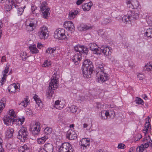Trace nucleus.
Segmentation results:
<instances>
[{
  "label": "nucleus",
  "mask_w": 152,
  "mask_h": 152,
  "mask_svg": "<svg viewBox=\"0 0 152 152\" xmlns=\"http://www.w3.org/2000/svg\"><path fill=\"white\" fill-rule=\"evenodd\" d=\"M93 65L92 62L89 59L84 60L82 67V71L83 76L86 78L91 77L93 71Z\"/></svg>",
  "instance_id": "obj_1"
},
{
  "label": "nucleus",
  "mask_w": 152,
  "mask_h": 152,
  "mask_svg": "<svg viewBox=\"0 0 152 152\" xmlns=\"http://www.w3.org/2000/svg\"><path fill=\"white\" fill-rule=\"evenodd\" d=\"M55 38L61 40H67L69 38V36L64 29L59 28L56 29L54 32Z\"/></svg>",
  "instance_id": "obj_2"
},
{
  "label": "nucleus",
  "mask_w": 152,
  "mask_h": 152,
  "mask_svg": "<svg viewBox=\"0 0 152 152\" xmlns=\"http://www.w3.org/2000/svg\"><path fill=\"white\" fill-rule=\"evenodd\" d=\"M139 17V13L138 12L133 10L128 12V13L124 16L122 20L124 22H127L130 21L133 22L137 19Z\"/></svg>",
  "instance_id": "obj_3"
},
{
  "label": "nucleus",
  "mask_w": 152,
  "mask_h": 152,
  "mask_svg": "<svg viewBox=\"0 0 152 152\" xmlns=\"http://www.w3.org/2000/svg\"><path fill=\"white\" fill-rule=\"evenodd\" d=\"M103 70V66L102 64H99L96 69L98 81L99 83L104 82L108 80L107 75L104 72Z\"/></svg>",
  "instance_id": "obj_4"
},
{
  "label": "nucleus",
  "mask_w": 152,
  "mask_h": 152,
  "mask_svg": "<svg viewBox=\"0 0 152 152\" xmlns=\"http://www.w3.org/2000/svg\"><path fill=\"white\" fill-rule=\"evenodd\" d=\"M58 80L57 75L54 74L49 84L48 92H49V95L54 94V91L58 87Z\"/></svg>",
  "instance_id": "obj_5"
},
{
  "label": "nucleus",
  "mask_w": 152,
  "mask_h": 152,
  "mask_svg": "<svg viewBox=\"0 0 152 152\" xmlns=\"http://www.w3.org/2000/svg\"><path fill=\"white\" fill-rule=\"evenodd\" d=\"M37 21L35 19L27 20L25 23L26 30L28 31H34L37 26Z\"/></svg>",
  "instance_id": "obj_6"
},
{
  "label": "nucleus",
  "mask_w": 152,
  "mask_h": 152,
  "mask_svg": "<svg viewBox=\"0 0 152 152\" xmlns=\"http://www.w3.org/2000/svg\"><path fill=\"white\" fill-rule=\"evenodd\" d=\"M47 5V2L44 1L41 4L40 7V10L42 12V15L45 18H47L50 14V9Z\"/></svg>",
  "instance_id": "obj_7"
},
{
  "label": "nucleus",
  "mask_w": 152,
  "mask_h": 152,
  "mask_svg": "<svg viewBox=\"0 0 152 152\" xmlns=\"http://www.w3.org/2000/svg\"><path fill=\"white\" fill-rule=\"evenodd\" d=\"M38 34V36L41 39H47L49 36L47 27L44 26L40 27Z\"/></svg>",
  "instance_id": "obj_8"
},
{
  "label": "nucleus",
  "mask_w": 152,
  "mask_h": 152,
  "mask_svg": "<svg viewBox=\"0 0 152 152\" xmlns=\"http://www.w3.org/2000/svg\"><path fill=\"white\" fill-rule=\"evenodd\" d=\"M28 135V133L27 132L26 129L23 127L19 130L17 138L22 142H24L26 139Z\"/></svg>",
  "instance_id": "obj_9"
},
{
  "label": "nucleus",
  "mask_w": 152,
  "mask_h": 152,
  "mask_svg": "<svg viewBox=\"0 0 152 152\" xmlns=\"http://www.w3.org/2000/svg\"><path fill=\"white\" fill-rule=\"evenodd\" d=\"M73 149L69 143H64L60 146L59 149V152H73Z\"/></svg>",
  "instance_id": "obj_10"
},
{
  "label": "nucleus",
  "mask_w": 152,
  "mask_h": 152,
  "mask_svg": "<svg viewBox=\"0 0 152 152\" xmlns=\"http://www.w3.org/2000/svg\"><path fill=\"white\" fill-rule=\"evenodd\" d=\"M128 7L132 9H140L141 6L137 0H128L126 2Z\"/></svg>",
  "instance_id": "obj_11"
},
{
  "label": "nucleus",
  "mask_w": 152,
  "mask_h": 152,
  "mask_svg": "<svg viewBox=\"0 0 152 152\" xmlns=\"http://www.w3.org/2000/svg\"><path fill=\"white\" fill-rule=\"evenodd\" d=\"M89 48L90 50L93 52L94 54H96L97 55H101L100 48L95 43H91L89 44Z\"/></svg>",
  "instance_id": "obj_12"
},
{
  "label": "nucleus",
  "mask_w": 152,
  "mask_h": 152,
  "mask_svg": "<svg viewBox=\"0 0 152 152\" xmlns=\"http://www.w3.org/2000/svg\"><path fill=\"white\" fill-rule=\"evenodd\" d=\"M45 53L46 54L49 55L50 56H51V57H54V58L58 55V51L55 47L48 48L46 49Z\"/></svg>",
  "instance_id": "obj_13"
},
{
  "label": "nucleus",
  "mask_w": 152,
  "mask_h": 152,
  "mask_svg": "<svg viewBox=\"0 0 152 152\" xmlns=\"http://www.w3.org/2000/svg\"><path fill=\"white\" fill-rule=\"evenodd\" d=\"M63 26L66 30L71 31V33L74 32L75 30L74 24L71 21H65L63 24Z\"/></svg>",
  "instance_id": "obj_14"
},
{
  "label": "nucleus",
  "mask_w": 152,
  "mask_h": 152,
  "mask_svg": "<svg viewBox=\"0 0 152 152\" xmlns=\"http://www.w3.org/2000/svg\"><path fill=\"white\" fill-rule=\"evenodd\" d=\"M111 48L110 47L105 46H102L100 49L101 53L103 54L104 56L107 57H109L111 55Z\"/></svg>",
  "instance_id": "obj_15"
},
{
  "label": "nucleus",
  "mask_w": 152,
  "mask_h": 152,
  "mask_svg": "<svg viewBox=\"0 0 152 152\" xmlns=\"http://www.w3.org/2000/svg\"><path fill=\"white\" fill-rule=\"evenodd\" d=\"M75 50L77 52H78L79 53L81 54V53H84L86 54L88 53V49L84 46L81 45H77L74 47Z\"/></svg>",
  "instance_id": "obj_16"
},
{
  "label": "nucleus",
  "mask_w": 152,
  "mask_h": 152,
  "mask_svg": "<svg viewBox=\"0 0 152 152\" xmlns=\"http://www.w3.org/2000/svg\"><path fill=\"white\" fill-rule=\"evenodd\" d=\"M40 124L38 122H36L34 124L31 126V129L33 134H37L40 131Z\"/></svg>",
  "instance_id": "obj_17"
},
{
  "label": "nucleus",
  "mask_w": 152,
  "mask_h": 152,
  "mask_svg": "<svg viewBox=\"0 0 152 152\" xmlns=\"http://www.w3.org/2000/svg\"><path fill=\"white\" fill-rule=\"evenodd\" d=\"M19 87L16 84L13 83L10 85L8 87V90L11 93H15L16 92H19Z\"/></svg>",
  "instance_id": "obj_18"
},
{
  "label": "nucleus",
  "mask_w": 152,
  "mask_h": 152,
  "mask_svg": "<svg viewBox=\"0 0 152 152\" xmlns=\"http://www.w3.org/2000/svg\"><path fill=\"white\" fill-rule=\"evenodd\" d=\"M9 70V67L7 66L5 67L4 70L2 71V75H3V77H2V79L1 80V81L0 82V83H1V85H2L5 82L7 77V74L8 73Z\"/></svg>",
  "instance_id": "obj_19"
},
{
  "label": "nucleus",
  "mask_w": 152,
  "mask_h": 152,
  "mask_svg": "<svg viewBox=\"0 0 152 152\" xmlns=\"http://www.w3.org/2000/svg\"><path fill=\"white\" fill-rule=\"evenodd\" d=\"M82 58V56L80 53L76 54L72 58V60L76 65H78Z\"/></svg>",
  "instance_id": "obj_20"
},
{
  "label": "nucleus",
  "mask_w": 152,
  "mask_h": 152,
  "mask_svg": "<svg viewBox=\"0 0 152 152\" xmlns=\"http://www.w3.org/2000/svg\"><path fill=\"white\" fill-rule=\"evenodd\" d=\"M67 138L69 140H74L77 137V134L72 130H69L66 134Z\"/></svg>",
  "instance_id": "obj_21"
},
{
  "label": "nucleus",
  "mask_w": 152,
  "mask_h": 152,
  "mask_svg": "<svg viewBox=\"0 0 152 152\" xmlns=\"http://www.w3.org/2000/svg\"><path fill=\"white\" fill-rule=\"evenodd\" d=\"M78 13L77 10H73L70 11L68 14V17L70 20H73L75 18Z\"/></svg>",
  "instance_id": "obj_22"
},
{
  "label": "nucleus",
  "mask_w": 152,
  "mask_h": 152,
  "mask_svg": "<svg viewBox=\"0 0 152 152\" xmlns=\"http://www.w3.org/2000/svg\"><path fill=\"white\" fill-rule=\"evenodd\" d=\"M90 143V141L89 139L83 138L80 141V145L84 147H86L87 146H89Z\"/></svg>",
  "instance_id": "obj_23"
},
{
  "label": "nucleus",
  "mask_w": 152,
  "mask_h": 152,
  "mask_svg": "<svg viewBox=\"0 0 152 152\" xmlns=\"http://www.w3.org/2000/svg\"><path fill=\"white\" fill-rule=\"evenodd\" d=\"M43 149L46 152H53V147L52 144L48 143L44 145Z\"/></svg>",
  "instance_id": "obj_24"
},
{
  "label": "nucleus",
  "mask_w": 152,
  "mask_h": 152,
  "mask_svg": "<svg viewBox=\"0 0 152 152\" xmlns=\"http://www.w3.org/2000/svg\"><path fill=\"white\" fill-rule=\"evenodd\" d=\"M150 140L152 142V141L150 139L149 136L145 137L142 140V141L145 142L143 145L145 148H147L149 145V144L151 143Z\"/></svg>",
  "instance_id": "obj_25"
},
{
  "label": "nucleus",
  "mask_w": 152,
  "mask_h": 152,
  "mask_svg": "<svg viewBox=\"0 0 152 152\" xmlns=\"http://www.w3.org/2000/svg\"><path fill=\"white\" fill-rule=\"evenodd\" d=\"M64 104L61 101L57 100L55 101L54 107L56 109L60 110L64 107Z\"/></svg>",
  "instance_id": "obj_26"
},
{
  "label": "nucleus",
  "mask_w": 152,
  "mask_h": 152,
  "mask_svg": "<svg viewBox=\"0 0 152 152\" xmlns=\"http://www.w3.org/2000/svg\"><path fill=\"white\" fill-rule=\"evenodd\" d=\"M29 48L32 54H37L39 53V51L36 48L35 44L30 46Z\"/></svg>",
  "instance_id": "obj_27"
},
{
  "label": "nucleus",
  "mask_w": 152,
  "mask_h": 152,
  "mask_svg": "<svg viewBox=\"0 0 152 152\" xmlns=\"http://www.w3.org/2000/svg\"><path fill=\"white\" fill-rule=\"evenodd\" d=\"M13 118H11L10 117L7 116H5L3 118V121L4 124H6L7 126L9 125L10 124L11 122H12L13 124Z\"/></svg>",
  "instance_id": "obj_28"
},
{
  "label": "nucleus",
  "mask_w": 152,
  "mask_h": 152,
  "mask_svg": "<svg viewBox=\"0 0 152 152\" xmlns=\"http://www.w3.org/2000/svg\"><path fill=\"white\" fill-rule=\"evenodd\" d=\"M14 129L12 128H8L6 132V136L7 138H10L13 136Z\"/></svg>",
  "instance_id": "obj_29"
},
{
  "label": "nucleus",
  "mask_w": 152,
  "mask_h": 152,
  "mask_svg": "<svg viewBox=\"0 0 152 152\" xmlns=\"http://www.w3.org/2000/svg\"><path fill=\"white\" fill-rule=\"evenodd\" d=\"M92 5V3L91 2L85 3L83 5L82 8L84 11H88L90 10Z\"/></svg>",
  "instance_id": "obj_30"
},
{
  "label": "nucleus",
  "mask_w": 152,
  "mask_h": 152,
  "mask_svg": "<svg viewBox=\"0 0 152 152\" xmlns=\"http://www.w3.org/2000/svg\"><path fill=\"white\" fill-rule=\"evenodd\" d=\"M34 99L36 104L38 105V107L41 108L43 107V104L42 101L40 99V98L38 96H34Z\"/></svg>",
  "instance_id": "obj_31"
},
{
  "label": "nucleus",
  "mask_w": 152,
  "mask_h": 152,
  "mask_svg": "<svg viewBox=\"0 0 152 152\" xmlns=\"http://www.w3.org/2000/svg\"><path fill=\"white\" fill-rule=\"evenodd\" d=\"M25 121V118L23 117L21 118H14L13 121V123H15V124L16 125H22Z\"/></svg>",
  "instance_id": "obj_32"
},
{
  "label": "nucleus",
  "mask_w": 152,
  "mask_h": 152,
  "mask_svg": "<svg viewBox=\"0 0 152 152\" xmlns=\"http://www.w3.org/2000/svg\"><path fill=\"white\" fill-rule=\"evenodd\" d=\"M144 69L148 71H152V61L147 63L144 67Z\"/></svg>",
  "instance_id": "obj_33"
},
{
  "label": "nucleus",
  "mask_w": 152,
  "mask_h": 152,
  "mask_svg": "<svg viewBox=\"0 0 152 152\" xmlns=\"http://www.w3.org/2000/svg\"><path fill=\"white\" fill-rule=\"evenodd\" d=\"M145 35L147 37L151 38L152 37V28H149L145 33Z\"/></svg>",
  "instance_id": "obj_34"
},
{
  "label": "nucleus",
  "mask_w": 152,
  "mask_h": 152,
  "mask_svg": "<svg viewBox=\"0 0 152 152\" xmlns=\"http://www.w3.org/2000/svg\"><path fill=\"white\" fill-rule=\"evenodd\" d=\"M48 138L47 136H45L41 138L37 139V142L39 144H43Z\"/></svg>",
  "instance_id": "obj_35"
},
{
  "label": "nucleus",
  "mask_w": 152,
  "mask_h": 152,
  "mask_svg": "<svg viewBox=\"0 0 152 152\" xmlns=\"http://www.w3.org/2000/svg\"><path fill=\"white\" fill-rule=\"evenodd\" d=\"M22 0H11L10 4L14 6L15 8L18 6Z\"/></svg>",
  "instance_id": "obj_36"
},
{
  "label": "nucleus",
  "mask_w": 152,
  "mask_h": 152,
  "mask_svg": "<svg viewBox=\"0 0 152 152\" xmlns=\"http://www.w3.org/2000/svg\"><path fill=\"white\" fill-rule=\"evenodd\" d=\"M28 96H26L24 100L20 104V105L23 106L24 107H26L29 102Z\"/></svg>",
  "instance_id": "obj_37"
},
{
  "label": "nucleus",
  "mask_w": 152,
  "mask_h": 152,
  "mask_svg": "<svg viewBox=\"0 0 152 152\" xmlns=\"http://www.w3.org/2000/svg\"><path fill=\"white\" fill-rule=\"evenodd\" d=\"M29 149L28 148L26 145H24L20 147L18 149L19 152H26Z\"/></svg>",
  "instance_id": "obj_38"
},
{
  "label": "nucleus",
  "mask_w": 152,
  "mask_h": 152,
  "mask_svg": "<svg viewBox=\"0 0 152 152\" xmlns=\"http://www.w3.org/2000/svg\"><path fill=\"white\" fill-rule=\"evenodd\" d=\"M8 116L11 118H13V119L16 118V113L13 110H11L9 111V115Z\"/></svg>",
  "instance_id": "obj_39"
},
{
  "label": "nucleus",
  "mask_w": 152,
  "mask_h": 152,
  "mask_svg": "<svg viewBox=\"0 0 152 152\" xmlns=\"http://www.w3.org/2000/svg\"><path fill=\"white\" fill-rule=\"evenodd\" d=\"M51 65V61L49 60H45L44 61L42 66L44 67H48L50 66Z\"/></svg>",
  "instance_id": "obj_40"
},
{
  "label": "nucleus",
  "mask_w": 152,
  "mask_h": 152,
  "mask_svg": "<svg viewBox=\"0 0 152 152\" xmlns=\"http://www.w3.org/2000/svg\"><path fill=\"white\" fill-rule=\"evenodd\" d=\"M150 125V123L149 122H146L145 124L144 129L143 130V132L145 134H146L148 131Z\"/></svg>",
  "instance_id": "obj_41"
},
{
  "label": "nucleus",
  "mask_w": 152,
  "mask_h": 152,
  "mask_svg": "<svg viewBox=\"0 0 152 152\" xmlns=\"http://www.w3.org/2000/svg\"><path fill=\"white\" fill-rule=\"evenodd\" d=\"M78 28L80 31H82L86 30L88 29L89 28L86 25H81L78 27Z\"/></svg>",
  "instance_id": "obj_42"
},
{
  "label": "nucleus",
  "mask_w": 152,
  "mask_h": 152,
  "mask_svg": "<svg viewBox=\"0 0 152 152\" xmlns=\"http://www.w3.org/2000/svg\"><path fill=\"white\" fill-rule=\"evenodd\" d=\"M52 131V128L47 127L44 130V132L46 134H50Z\"/></svg>",
  "instance_id": "obj_43"
},
{
  "label": "nucleus",
  "mask_w": 152,
  "mask_h": 152,
  "mask_svg": "<svg viewBox=\"0 0 152 152\" xmlns=\"http://www.w3.org/2000/svg\"><path fill=\"white\" fill-rule=\"evenodd\" d=\"M69 109L71 112L75 113L76 112L77 107L75 105H72L69 107Z\"/></svg>",
  "instance_id": "obj_44"
},
{
  "label": "nucleus",
  "mask_w": 152,
  "mask_h": 152,
  "mask_svg": "<svg viewBox=\"0 0 152 152\" xmlns=\"http://www.w3.org/2000/svg\"><path fill=\"white\" fill-rule=\"evenodd\" d=\"M100 115L102 119H105L107 118L106 115V111L104 110L102 111L100 113Z\"/></svg>",
  "instance_id": "obj_45"
},
{
  "label": "nucleus",
  "mask_w": 152,
  "mask_h": 152,
  "mask_svg": "<svg viewBox=\"0 0 152 152\" xmlns=\"http://www.w3.org/2000/svg\"><path fill=\"white\" fill-rule=\"evenodd\" d=\"M5 101L4 99H2L0 101V113L3 110L5 107L4 105V102Z\"/></svg>",
  "instance_id": "obj_46"
},
{
  "label": "nucleus",
  "mask_w": 152,
  "mask_h": 152,
  "mask_svg": "<svg viewBox=\"0 0 152 152\" xmlns=\"http://www.w3.org/2000/svg\"><path fill=\"white\" fill-rule=\"evenodd\" d=\"M135 102L136 104H138L143 105L144 104V102L142 99L138 97L136 98Z\"/></svg>",
  "instance_id": "obj_47"
},
{
  "label": "nucleus",
  "mask_w": 152,
  "mask_h": 152,
  "mask_svg": "<svg viewBox=\"0 0 152 152\" xmlns=\"http://www.w3.org/2000/svg\"><path fill=\"white\" fill-rule=\"evenodd\" d=\"M112 19L108 17L104 18L103 21V23L105 24H107L111 22Z\"/></svg>",
  "instance_id": "obj_48"
},
{
  "label": "nucleus",
  "mask_w": 152,
  "mask_h": 152,
  "mask_svg": "<svg viewBox=\"0 0 152 152\" xmlns=\"http://www.w3.org/2000/svg\"><path fill=\"white\" fill-rule=\"evenodd\" d=\"M20 56L22 57V60L23 61H25L26 58L28 57L27 53L24 52L21 53Z\"/></svg>",
  "instance_id": "obj_49"
},
{
  "label": "nucleus",
  "mask_w": 152,
  "mask_h": 152,
  "mask_svg": "<svg viewBox=\"0 0 152 152\" xmlns=\"http://www.w3.org/2000/svg\"><path fill=\"white\" fill-rule=\"evenodd\" d=\"M145 149L143 144H142L140 146L137 148L136 150L137 152H142Z\"/></svg>",
  "instance_id": "obj_50"
},
{
  "label": "nucleus",
  "mask_w": 152,
  "mask_h": 152,
  "mask_svg": "<svg viewBox=\"0 0 152 152\" xmlns=\"http://www.w3.org/2000/svg\"><path fill=\"white\" fill-rule=\"evenodd\" d=\"M24 10V7L18 8L17 10V12L18 15L20 16L22 15Z\"/></svg>",
  "instance_id": "obj_51"
},
{
  "label": "nucleus",
  "mask_w": 152,
  "mask_h": 152,
  "mask_svg": "<svg viewBox=\"0 0 152 152\" xmlns=\"http://www.w3.org/2000/svg\"><path fill=\"white\" fill-rule=\"evenodd\" d=\"M26 112L27 115L31 116L33 115L32 111L29 109H27L26 110Z\"/></svg>",
  "instance_id": "obj_52"
},
{
  "label": "nucleus",
  "mask_w": 152,
  "mask_h": 152,
  "mask_svg": "<svg viewBox=\"0 0 152 152\" xmlns=\"http://www.w3.org/2000/svg\"><path fill=\"white\" fill-rule=\"evenodd\" d=\"M10 4L9 5H6L5 7V9L6 11H9L12 8V6Z\"/></svg>",
  "instance_id": "obj_53"
},
{
  "label": "nucleus",
  "mask_w": 152,
  "mask_h": 152,
  "mask_svg": "<svg viewBox=\"0 0 152 152\" xmlns=\"http://www.w3.org/2000/svg\"><path fill=\"white\" fill-rule=\"evenodd\" d=\"M110 113V118H113L115 115V113L114 111H112L109 110Z\"/></svg>",
  "instance_id": "obj_54"
},
{
  "label": "nucleus",
  "mask_w": 152,
  "mask_h": 152,
  "mask_svg": "<svg viewBox=\"0 0 152 152\" xmlns=\"http://www.w3.org/2000/svg\"><path fill=\"white\" fill-rule=\"evenodd\" d=\"M125 148V145L122 143H120L118 144V148L119 149H124Z\"/></svg>",
  "instance_id": "obj_55"
},
{
  "label": "nucleus",
  "mask_w": 152,
  "mask_h": 152,
  "mask_svg": "<svg viewBox=\"0 0 152 152\" xmlns=\"http://www.w3.org/2000/svg\"><path fill=\"white\" fill-rule=\"evenodd\" d=\"M44 47V45L41 42H39L37 44V47L38 49H41Z\"/></svg>",
  "instance_id": "obj_56"
},
{
  "label": "nucleus",
  "mask_w": 152,
  "mask_h": 152,
  "mask_svg": "<svg viewBox=\"0 0 152 152\" xmlns=\"http://www.w3.org/2000/svg\"><path fill=\"white\" fill-rule=\"evenodd\" d=\"M104 105L103 104L98 103L97 104L96 107L99 109L101 110L104 107Z\"/></svg>",
  "instance_id": "obj_57"
},
{
  "label": "nucleus",
  "mask_w": 152,
  "mask_h": 152,
  "mask_svg": "<svg viewBox=\"0 0 152 152\" xmlns=\"http://www.w3.org/2000/svg\"><path fill=\"white\" fill-rule=\"evenodd\" d=\"M91 126L88 125L87 124L84 123L83 124V127L84 128H86V129H90Z\"/></svg>",
  "instance_id": "obj_58"
},
{
  "label": "nucleus",
  "mask_w": 152,
  "mask_h": 152,
  "mask_svg": "<svg viewBox=\"0 0 152 152\" xmlns=\"http://www.w3.org/2000/svg\"><path fill=\"white\" fill-rule=\"evenodd\" d=\"M137 76L140 80H142L144 78V75L140 74H138L137 75Z\"/></svg>",
  "instance_id": "obj_59"
},
{
  "label": "nucleus",
  "mask_w": 152,
  "mask_h": 152,
  "mask_svg": "<svg viewBox=\"0 0 152 152\" xmlns=\"http://www.w3.org/2000/svg\"><path fill=\"white\" fill-rule=\"evenodd\" d=\"M85 0H78L76 2L77 5H80Z\"/></svg>",
  "instance_id": "obj_60"
},
{
  "label": "nucleus",
  "mask_w": 152,
  "mask_h": 152,
  "mask_svg": "<svg viewBox=\"0 0 152 152\" xmlns=\"http://www.w3.org/2000/svg\"><path fill=\"white\" fill-rule=\"evenodd\" d=\"M6 58L5 56H3L2 57V58L1 59V61L2 63L6 61Z\"/></svg>",
  "instance_id": "obj_61"
},
{
  "label": "nucleus",
  "mask_w": 152,
  "mask_h": 152,
  "mask_svg": "<svg viewBox=\"0 0 152 152\" xmlns=\"http://www.w3.org/2000/svg\"><path fill=\"white\" fill-rule=\"evenodd\" d=\"M2 26V23L1 21H0V38L1 37V28Z\"/></svg>",
  "instance_id": "obj_62"
},
{
  "label": "nucleus",
  "mask_w": 152,
  "mask_h": 152,
  "mask_svg": "<svg viewBox=\"0 0 152 152\" xmlns=\"http://www.w3.org/2000/svg\"><path fill=\"white\" fill-rule=\"evenodd\" d=\"M110 113L109 110H106V115L107 118H110Z\"/></svg>",
  "instance_id": "obj_63"
},
{
  "label": "nucleus",
  "mask_w": 152,
  "mask_h": 152,
  "mask_svg": "<svg viewBox=\"0 0 152 152\" xmlns=\"http://www.w3.org/2000/svg\"><path fill=\"white\" fill-rule=\"evenodd\" d=\"M44 150L43 149V148H42L41 147L39 148L38 151V152H44Z\"/></svg>",
  "instance_id": "obj_64"
}]
</instances>
